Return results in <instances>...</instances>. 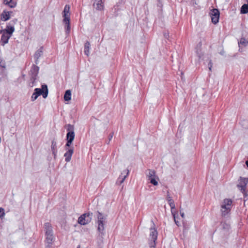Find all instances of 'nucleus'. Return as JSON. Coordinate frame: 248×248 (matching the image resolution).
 <instances>
[{"label": "nucleus", "instance_id": "nucleus-18", "mask_svg": "<svg viewBox=\"0 0 248 248\" xmlns=\"http://www.w3.org/2000/svg\"><path fill=\"white\" fill-rule=\"evenodd\" d=\"M93 6L97 10H101L103 9V6L102 5V0H94Z\"/></svg>", "mask_w": 248, "mask_h": 248}, {"label": "nucleus", "instance_id": "nucleus-15", "mask_svg": "<svg viewBox=\"0 0 248 248\" xmlns=\"http://www.w3.org/2000/svg\"><path fill=\"white\" fill-rule=\"evenodd\" d=\"M43 47H41L38 50H37L34 55V57L35 59V62L36 64L38 63V62L39 60V58L43 55Z\"/></svg>", "mask_w": 248, "mask_h": 248}, {"label": "nucleus", "instance_id": "nucleus-8", "mask_svg": "<svg viewBox=\"0 0 248 248\" xmlns=\"http://www.w3.org/2000/svg\"><path fill=\"white\" fill-rule=\"evenodd\" d=\"M33 93H35L38 97L40 95H42L43 97L44 98H46L48 95V89L47 85L44 84L42 85L41 89H35L34 92Z\"/></svg>", "mask_w": 248, "mask_h": 248}, {"label": "nucleus", "instance_id": "nucleus-12", "mask_svg": "<svg viewBox=\"0 0 248 248\" xmlns=\"http://www.w3.org/2000/svg\"><path fill=\"white\" fill-rule=\"evenodd\" d=\"M167 201L169 202V204L170 207L171 213L173 216V217L174 218H175V212L174 210H175V206L174 201L172 199L171 197L169 195H168V196H167Z\"/></svg>", "mask_w": 248, "mask_h": 248}, {"label": "nucleus", "instance_id": "nucleus-14", "mask_svg": "<svg viewBox=\"0 0 248 248\" xmlns=\"http://www.w3.org/2000/svg\"><path fill=\"white\" fill-rule=\"evenodd\" d=\"M74 153L73 148H70L64 154V156L65 157V160L66 162H69L71 159V157Z\"/></svg>", "mask_w": 248, "mask_h": 248}, {"label": "nucleus", "instance_id": "nucleus-10", "mask_svg": "<svg viewBox=\"0 0 248 248\" xmlns=\"http://www.w3.org/2000/svg\"><path fill=\"white\" fill-rule=\"evenodd\" d=\"M248 183V178L240 177L238 181L237 186L244 195H246L245 188Z\"/></svg>", "mask_w": 248, "mask_h": 248}, {"label": "nucleus", "instance_id": "nucleus-3", "mask_svg": "<svg viewBox=\"0 0 248 248\" xmlns=\"http://www.w3.org/2000/svg\"><path fill=\"white\" fill-rule=\"evenodd\" d=\"M63 23L65 24L66 34H68L70 30V6L66 5L63 11Z\"/></svg>", "mask_w": 248, "mask_h": 248}, {"label": "nucleus", "instance_id": "nucleus-23", "mask_svg": "<svg viewBox=\"0 0 248 248\" xmlns=\"http://www.w3.org/2000/svg\"><path fill=\"white\" fill-rule=\"evenodd\" d=\"M71 99V92L70 90H67L64 95V99L66 101H68Z\"/></svg>", "mask_w": 248, "mask_h": 248}, {"label": "nucleus", "instance_id": "nucleus-26", "mask_svg": "<svg viewBox=\"0 0 248 248\" xmlns=\"http://www.w3.org/2000/svg\"><path fill=\"white\" fill-rule=\"evenodd\" d=\"M248 41L245 39V38H241L240 42H239V44L241 45H243L244 46H246L248 44Z\"/></svg>", "mask_w": 248, "mask_h": 248}, {"label": "nucleus", "instance_id": "nucleus-35", "mask_svg": "<svg viewBox=\"0 0 248 248\" xmlns=\"http://www.w3.org/2000/svg\"><path fill=\"white\" fill-rule=\"evenodd\" d=\"M113 133H112L111 134H110L109 136V141H110L111 139L113 137Z\"/></svg>", "mask_w": 248, "mask_h": 248}, {"label": "nucleus", "instance_id": "nucleus-24", "mask_svg": "<svg viewBox=\"0 0 248 248\" xmlns=\"http://www.w3.org/2000/svg\"><path fill=\"white\" fill-rule=\"evenodd\" d=\"M39 71V67L37 66H35L34 65H33L31 71L32 72L33 74V77H35Z\"/></svg>", "mask_w": 248, "mask_h": 248}, {"label": "nucleus", "instance_id": "nucleus-28", "mask_svg": "<svg viewBox=\"0 0 248 248\" xmlns=\"http://www.w3.org/2000/svg\"><path fill=\"white\" fill-rule=\"evenodd\" d=\"M5 215L4 210L3 208H0V217L2 218Z\"/></svg>", "mask_w": 248, "mask_h": 248}, {"label": "nucleus", "instance_id": "nucleus-17", "mask_svg": "<svg viewBox=\"0 0 248 248\" xmlns=\"http://www.w3.org/2000/svg\"><path fill=\"white\" fill-rule=\"evenodd\" d=\"M129 173V170H124L122 173L121 175L120 176L119 179H121V177H122V179L120 181V184H122L126 177L128 175Z\"/></svg>", "mask_w": 248, "mask_h": 248}, {"label": "nucleus", "instance_id": "nucleus-11", "mask_svg": "<svg viewBox=\"0 0 248 248\" xmlns=\"http://www.w3.org/2000/svg\"><path fill=\"white\" fill-rule=\"evenodd\" d=\"M210 14L212 22L214 24L218 23L219 17V12L218 10L217 9H213L211 10Z\"/></svg>", "mask_w": 248, "mask_h": 248}, {"label": "nucleus", "instance_id": "nucleus-34", "mask_svg": "<svg viewBox=\"0 0 248 248\" xmlns=\"http://www.w3.org/2000/svg\"><path fill=\"white\" fill-rule=\"evenodd\" d=\"M180 215L182 218H185V213L184 212H180Z\"/></svg>", "mask_w": 248, "mask_h": 248}, {"label": "nucleus", "instance_id": "nucleus-5", "mask_svg": "<svg viewBox=\"0 0 248 248\" xmlns=\"http://www.w3.org/2000/svg\"><path fill=\"white\" fill-rule=\"evenodd\" d=\"M232 201L230 199H225L223 200L221 205V212L223 216H226L231 211Z\"/></svg>", "mask_w": 248, "mask_h": 248}, {"label": "nucleus", "instance_id": "nucleus-19", "mask_svg": "<svg viewBox=\"0 0 248 248\" xmlns=\"http://www.w3.org/2000/svg\"><path fill=\"white\" fill-rule=\"evenodd\" d=\"M51 148L54 157L55 158L57 155V143L55 141H52Z\"/></svg>", "mask_w": 248, "mask_h": 248}, {"label": "nucleus", "instance_id": "nucleus-16", "mask_svg": "<svg viewBox=\"0 0 248 248\" xmlns=\"http://www.w3.org/2000/svg\"><path fill=\"white\" fill-rule=\"evenodd\" d=\"M3 3L10 8H14L17 4L16 0H3Z\"/></svg>", "mask_w": 248, "mask_h": 248}, {"label": "nucleus", "instance_id": "nucleus-6", "mask_svg": "<svg viewBox=\"0 0 248 248\" xmlns=\"http://www.w3.org/2000/svg\"><path fill=\"white\" fill-rule=\"evenodd\" d=\"M93 213H85L80 216L78 218V223L82 225H85L89 223L92 219Z\"/></svg>", "mask_w": 248, "mask_h": 248}, {"label": "nucleus", "instance_id": "nucleus-38", "mask_svg": "<svg viewBox=\"0 0 248 248\" xmlns=\"http://www.w3.org/2000/svg\"><path fill=\"white\" fill-rule=\"evenodd\" d=\"M246 1H247V5H248V0H246Z\"/></svg>", "mask_w": 248, "mask_h": 248}, {"label": "nucleus", "instance_id": "nucleus-32", "mask_svg": "<svg viewBox=\"0 0 248 248\" xmlns=\"http://www.w3.org/2000/svg\"><path fill=\"white\" fill-rule=\"evenodd\" d=\"M173 218H174V221H175V224H176L177 226H179V225H180L179 222V221H177V220H176V217H175V218H174V217H173Z\"/></svg>", "mask_w": 248, "mask_h": 248}, {"label": "nucleus", "instance_id": "nucleus-25", "mask_svg": "<svg viewBox=\"0 0 248 248\" xmlns=\"http://www.w3.org/2000/svg\"><path fill=\"white\" fill-rule=\"evenodd\" d=\"M242 14H247L248 13V5L244 4L242 5L241 9Z\"/></svg>", "mask_w": 248, "mask_h": 248}, {"label": "nucleus", "instance_id": "nucleus-37", "mask_svg": "<svg viewBox=\"0 0 248 248\" xmlns=\"http://www.w3.org/2000/svg\"><path fill=\"white\" fill-rule=\"evenodd\" d=\"M168 34H166V33L164 34V36H165L166 38L167 37V36H168Z\"/></svg>", "mask_w": 248, "mask_h": 248}, {"label": "nucleus", "instance_id": "nucleus-36", "mask_svg": "<svg viewBox=\"0 0 248 248\" xmlns=\"http://www.w3.org/2000/svg\"><path fill=\"white\" fill-rule=\"evenodd\" d=\"M0 33H4V30H0Z\"/></svg>", "mask_w": 248, "mask_h": 248}, {"label": "nucleus", "instance_id": "nucleus-29", "mask_svg": "<svg viewBox=\"0 0 248 248\" xmlns=\"http://www.w3.org/2000/svg\"><path fill=\"white\" fill-rule=\"evenodd\" d=\"M38 96L34 93L31 95V99L32 101L35 100L37 98Z\"/></svg>", "mask_w": 248, "mask_h": 248}, {"label": "nucleus", "instance_id": "nucleus-33", "mask_svg": "<svg viewBox=\"0 0 248 248\" xmlns=\"http://www.w3.org/2000/svg\"><path fill=\"white\" fill-rule=\"evenodd\" d=\"M197 53L199 58L201 59L202 55L201 53H199L198 51H197Z\"/></svg>", "mask_w": 248, "mask_h": 248}, {"label": "nucleus", "instance_id": "nucleus-39", "mask_svg": "<svg viewBox=\"0 0 248 248\" xmlns=\"http://www.w3.org/2000/svg\"><path fill=\"white\" fill-rule=\"evenodd\" d=\"M78 248H80V246H78Z\"/></svg>", "mask_w": 248, "mask_h": 248}, {"label": "nucleus", "instance_id": "nucleus-7", "mask_svg": "<svg viewBox=\"0 0 248 248\" xmlns=\"http://www.w3.org/2000/svg\"><path fill=\"white\" fill-rule=\"evenodd\" d=\"M149 246L151 248H155V241L157 238V232L155 228L151 227L150 229Z\"/></svg>", "mask_w": 248, "mask_h": 248}, {"label": "nucleus", "instance_id": "nucleus-4", "mask_svg": "<svg viewBox=\"0 0 248 248\" xmlns=\"http://www.w3.org/2000/svg\"><path fill=\"white\" fill-rule=\"evenodd\" d=\"M147 178L150 183L154 186H157L159 178L156 175V172L154 170H148L146 173Z\"/></svg>", "mask_w": 248, "mask_h": 248}, {"label": "nucleus", "instance_id": "nucleus-20", "mask_svg": "<svg viewBox=\"0 0 248 248\" xmlns=\"http://www.w3.org/2000/svg\"><path fill=\"white\" fill-rule=\"evenodd\" d=\"M15 31V28L14 26L8 25L6 27V28L4 30V32L6 33H8V34L12 35V33Z\"/></svg>", "mask_w": 248, "mask_h": 248}, {"label": "nucleus", "instance_id": "nucleus-1", "mask_svg": "<svg viewBox=\"0 0 248 248\" xmlns=\"http://www.w3.org/2000/svg\"><path fill=\"white\" fill-rule=\"evenodd\" d=\"M45 231L46 242L47 244L46 247L50 248L54 241L55 237L51 224L49 222H46L44 224Z\"/></svg>", "mask_w": 248, "mask_h": 248}, {"label": "nucleus", "instance_id": "nucleus-27", "mask_svg": "<svg viewBox=\"0 0 248 248\" xmlns=\"http://www.w3.org/2000/svg\"><path fill=\"white\" fill-rule=\"evenodd\" d=\"M0 66L2 68H5L6 64L5 61L0 58Z\"/></svg>", "mask_w": 248, "mask_h": 248}, {"label": "nucleus", "instance_id": "nucleus-9", "mask_svg": "<svg viewBox=\"0 0 248 248\" xmlns=\"http://www.w3.org/2000/svg\"><path fill=\"white\" fill-rule=\"evenodd\" d=\"M65 127L68 131V133L66 135V140H67L73 142L75 136L74 126L70 124H68L65 125Z\"/></svg>", "mask_w": 248, "mask_h": 248}, {"label": "nucleus", "instance_id": "nucleus-30", "mask_svg": "<svg viewBox=\"0 0 248 248\" xmlns=\"http://www.w3.org/2000/svg\"><path fill=\"white\" fill-rule=\"evenodd\" d=\"M212 66H213V63L212 62V61L210 60L208 63L209 69L210 71H211Z\"/></svg>", "mask_w": 248, "mask_h": 248}, {"label": "nucleus", "instance_id": "nucleus-21", "mask_svg": "<svg viewBox=\"0 0 248 248\" xmlns=\"http://www.w3.org/2000/svg\"><path fill=\"white\" fill-rule=\"evenodd\" d=\"M10 18L9 12H3L1 15V19L4 21H7Z\"/></svg>", "mask_w": 248, "mask_h": 248}, {"label": "nucleus", "instance_id": "nucleus-22", "mask_svg": "<svg viewBox=\"0 0 248 248\" xmlns=\"http://www.w3.org/2000/svg\"><path fill=\"white\" fill-rule=\"evenodd\" d=\"M90 44L88 41H87L84 45V53L87 55L89 56L90 54Z\"/></svg>", "mask_w": 248, "mask_h": 248}, {"label": "nucleus", "instance_id": "nucleus-2", "mask_svg": "<svg viewBox=\"0 0 248 248\" xmlns=\"http://www.w3.org/2000/svg\"><path fill=\"white\" fill-rule=\"evenodd\" d=\"M97 230L99 232V236L101 238H103V236L105 234V225L106 224V216L103 215L99 212H97Z\"/></svg>", "mask_w": 248, "mask_h": 248}, {"label": "nucleus", "instance_id": "nucleus-31", "mask_svg": "<svg viewBox=\"0 0 248 248\" xmlns=\"http://www.w3.org/2000/svg\"><path fill=\"white\" fill-rule=\"evenodd\" d=\"M72 143V141H69V140H67V143L65 145V146L66 147H70V145H71Z\"/></svg>", "mask_w": 248, "mask_h": 248}, {"label": "nucleus", "instance_id": "nucleus-13", "mask_svg": "<svg viewBox=\"0 0 248 248\" xmlns=\"http://www.w3.org/2000/svg\"><path fill=\"white\" fill-rule=\"evenodd\" d=\"M11 37V35L6 33L4 32V33L2 34L0 39V44L2 46H4L6 44L8 43L9 38Z\"/></svg>", "mask_w": 248, "mask_h": 248}]
</instances>
